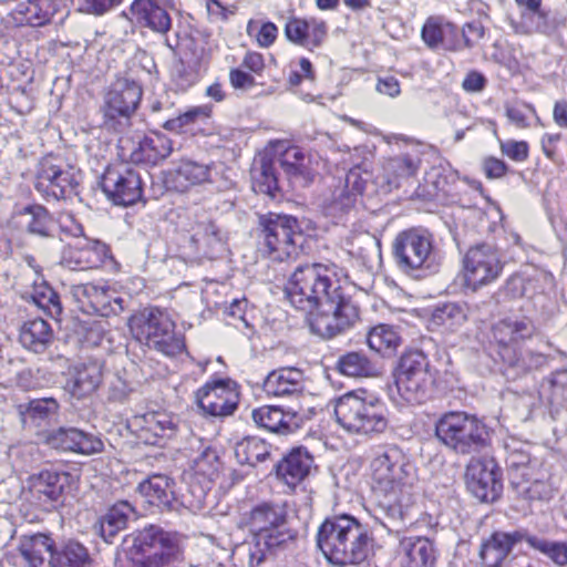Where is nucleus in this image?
I'll return each mask as SVG.
<instances>
[{"mask_svg": "<svg viewBox=\"0 0 567 567\" xmlns=\"http://www.w3.org/2000/svg\"><path fill=\"white\" fill-rule=\"evenodd\" d=\"M340 272L334 264L299 266L285 288L290 305L311 316L312 332L327 339L343 333L359 320V308L344 295Z\"/></svg>", "mask_w": 567, "mask_h": 567, "instance_id": "nucleus-1", "label": "nucleus"}, {"mask_svg": "<svg viewBox=\"0 0 567 567\" xmlns=\"http://www.w3.org/2000/svg\"><path fill=\"white\" fill-rule=\"evenodd\" d=\"M373 492L383 497L381 506L393 523L411 520L415 503L416 472L405 453L396 445H380L370 461Z\"/></svg>", "mask_w": 567, "mask_h": 567, "instance_id": "nucleus-2", "label": "nucleus"}, {"mask_svg": "<svg viewBox=\"0 0 567 567\" xmlns=\"http://www.w3.org/2000/svg\"><path fill=\"white\" fill-rule=\"evenodd\" d=\"M260 174L254 184L256 193L275 199L281 190L275 164L279 163L291 187H307L316 176L312 157L287 140L270 141L259 153Z\"/></svg>", "mask_w": 567, "mask_h": 567, "instance_id": "nucleus-3", "label": "nucleus"}, {"mask_svg": "<svg viewBox=\"0 0 567 567\" xmlns=\"http://www.w3.org/2000/svg\"><path fill=\"white\" fill-rule=\"evenodd\" d=\"M317 544L333 565H359L373 553L374 539L367 526L350 515L328 517L320 525Z\"/></svg>", "mask_w": 567, "mask_h": 567, "instance_id": "nucleus-4", "label": "nucleus"}, {"mask_svg": "<svg viewBox=\"0 0 567 567\" xmlns=\"http://www.w3.org/2000/svg\"><path fill=\"white\" fill-rule=\"evenodd\" d=\"M338 424L348 433L373 436L385 432L389 426L388 409L378 398L365 391H352L338 398L333 403Z\"/></svg>", "mask_w": 567, "mask_h": 567, "instance_id": "nucleus-5", "label": "nucleus"}, {"mask_svg": "<svg viewBox=\"0 0 567 567\" xmlns=\"http://www.w3.org/2000/svg\"><path fill=\"white\" fill-rule=\"evenodd\" d=\"M392 255L396 267L415 279L427 277L439 269L434 237L423 227L400 231L392 243Z\"/></svg>", "mask_w": 567, "mask_h": 567, "instance_id": "nucleus-6", "label": "nucleus"}, {"mask_svg": "<svg viewBox=\"0 0 567 567\" xmlns=\"http://www.w3.org/2000/svg\"><path fill=\"white\" fill-rule=\"evenodd\" d=\"M126 556L134 567H164L182 555V537L177 533L150 525L131 536Z\"/></svg>", "mask_w": 567, "mask_h": 567, "instance_id": "nucleus-7", "label": "nucleus"}, {"mask_svg": "<svg viewBox=\"0 0 567 567\" xmlns=\"http://www.w3.org/2000/svg\"><path fill=\"white\" fill-rule=\"evenodd\" d=\"M128 327L133 338L150 349L167 357L183 352V338L175 332V323L158 308H145L130 318Z\"/></svg>", "mask_w": 567, "mask_h": 567, "instance_id": "nucleus-8", "label": "nucleus"}, {"mask_svg": "<svg viewBox=\"0 0 567 567\" xmlns=\"http://www.w3.org/2000/svg\"><path fill=\"white\" fill-rule=\"evenodd\" d=\"M437 439L457 454H471L488 444L489 434L485 424L475 415L465 412H447L435 425Z\"/></svg>", "mask_w": 567, "mask_h": 567, "instance_id": "nucleus-9", "label": "nucleus"}, {"mask_svg": "<svg viewBox=\"0 0 567 567\" xmlns=\"http://www.w3.org/2000/svg\"><path fill=\"white\" fill-rule=\"evenodd\" d=\"M259 226L270 258L284 261L299 256L306 238L295 217L271 213L260 215Z\"/></svg>", "mask_w": 567, "mask_h": 567, "instance_id": "nucleus-10", "label": "nucleus"}, {"mask_svg": "<svg viewBox=\"0 0 567 567\" xmlns=\"http://www.w3.org/2000/svg\"><path fill=\"white\" fill-rule=\"evenodd\" d=\"M142 95V85L133 79H116L104 95L101 106L103 127L116 133L126 131L132 125V117L141 103Z\"/></svg>", "mask_w": 567, "mask_h": 567, "instance_id": "nucleus-11", "label": "nucleus"}, {"mask_svg": "<svg viewBox=\"0 0 567 567\" xmlns=\"http://www.w3.org/2000/svg\"><path fill=\"white\" fill-rule=\"evenodd\" d=\"M429 367L427 358L421 351H410L401 357L395 385L403 401L420 404L429 398L434 382Z\"/></svg>", "mask_w": 567, "mask_h": 567, "instance_id": "nucleus-12", "label": "nucleus"}, {"mask_svg": "<svg viewBox=\"0 0 567 567\" xmlns=\"http://www.w3.org/2000/svg\"><path fill=\"white\" fill-rule=\"evenodd\" d=\"M282 523V511L272 504L262 503L250 512V533L257 549L250 553V564L254 560L256 565L261 564L270 549L280 544V535L276 528Z\"/></svg>", "mask_w": 567, "mask_h": 567, "instance_id": "nucleus-13", "label": "nucleus"}, {"mask_svg": "<svg viewBox=\"0 0 567 567\" xmlns=\"http://www.w3.org/2000/svg\"><path fill=\"white\" fill-rule=\"evenodd\" d=\"M69 292L79 310L86 315L109 317L125 308V300L105 282L72 285Z\"/></svg>", "mask_w": 567, "mask_h": 567, "instance_id": "nucleus-14", "label": "nucleus"}, {"mask_svg": "<svg viewBox=\"0 0 567 567\" xmlns=\"http://www.w3.org/2000/svg\"><path fill=\"white\" fill-rule=\"evenodd\" d=\"M78 185L73 168L54 156L39 163L34 187L47 200H60L74 193Z\"/></svg>", "mask_w": 567, "mask_h": 567, "instance_id": "nucleus-15", "label": "nucleus"}, {"mask_svg": "<svg viewBox=\"0 0 567 567\" xmlns=\"http://www.w3.org/2000/svg\"><path fill=\"white\" fill-rule=\"evenodd\" d=\"M464 279L468 287H478L496 280L503 270L498 250L488 244L471 247L463 259Z\"/></svg>", "mask_w": 567, "mask_h": 567, "instance_id": "nucleus-16", "label": "nucleus"}, {"mask_svg": "<svg viewBox=\"0 0 567 567\" xmlns=\"http://www.w3.org/2000/svg\"><path fill=\"white\" fill-rule=\"evenodd\" d=\"M142 184L140 171L126 164L109 166L101 178L107 198L122 206L133 205L142 197Z\"/></svg>", "mask_w": 567, "mask_h": 567, "instance_id": "nucleus-17", "label": "nucleus"}, {"mask_svg": "<svg viewBox=\"0 0 567 567\" xmlns=\"http://www.w3.org/2000/svg\"><path fill=\"white\" fill-rule=\"evenodd\" d=\"M468 491L481 502L493 503L502 494L501 470L493 458L474 457L466 466Z\"/></svg>", "mask_w": 567, "mask_h": 567, "instance_id": "nucleus-18", "label": "nucleus"}, {"mask_svg": "<svg viewBox=\"0 0 567 567\" xmlns=\"http://www.w3.org/2000/svg\"><path fill=\"white\" fill-rule=\"evenodd\" d=\"M371 188V192L377 190L375 179L372 181V172L369 167H361L359 164L355 167H350L344 179V186L333 194V198L329 206L331 214L342 215L348 213L355 204L359 195Z\"/></svg>", "mask_w": 567, "mask_h": 567, "instance_id": "nucleus-19", "label": "nucleus"}, {"mask_svg": "<svg viewBox=\"0 0 567 567\" xmlns=\"http://www.w3.org/2000/svg\"><path fill=\"white\" fill-rule=\"evenodd\" d=\"M110 257V248L106 244L82 238L63 249L61 262L71 270L97 269Z\"/></svg>", "mask_w": 567, "mask_h": 567, "instance_id": "nucleus-20", "label": "nucleus"}, {"mask_svg": "<svg viewBox=\"0 0 567 567\" xmlns=\"http://www.w3.org/2000/svg\"><path fill=\"white\" fill-rule=\"evenodd\" d=\"M122 157L136 164L155 165L169 156L172 141L163 134H152L138 141L120 140Z\"/></svg>", "mask_w": 567, "mask_h": 567, "instance_id": "nucleus-21", "label": "nucleus"}, {"mask_svg": "<svg viewBox=\"0 0 567 567\" xmlns=\"http://www.w3.org/2000/svg\"><path fill=\"white\" fill-rule=\"evenodd\" d=\"M137 436L145 444L161 445L178 431V417L166 411H151L133 420Z\"/></svg>", "mask_w": 567, "mask_h": 567, "instance_id": "nucleus-22", "label": "nucleus"}, {"mask_svg": "<svg viewBox=\"0 0 567 567\" xmlns=\"http://www.w3.org/2000/svg\"><path fill=\"white\" fill-rule=\"evenodd\" d=\"M534 321L526 316H514L498 320L492 327L494 341L498 346V354L505 350L516 351L519 344L536 334Z\"/></svg>", "mask_w": 567, "mask_h": 567, "instance_id": "nucleus-23", "label": "nucleus"}, {"mask_svg": "<svg viewBox=\"0 0 567 567\" xmlns=\"http://www.w3.org/2000/svg\"><path fill=\"white\" fill-rule=\"evenodd\" d=\"M420 165V157L408 153L386 158L382 173L375 177L377 190L388 194L399 188L402 182L417 174Z\"/></svg>", "mask_w": 567, "mask_h": 567, "instance_id": "nucleus-24", "label": "nucleus"}, {"mask_svg": "<svg viewBox=\"0 0 567 567\" xmlns=\"http://www.w3.org/2000/svg\"><path fill=\"white\" fill-rule=\"evenodd\" d=\"M47 444L62 452L91 455L103 451L102 440L76 427H60L47 435Z\"/></svg>", "mask_w": 567, "mask_h": 567, "instance_id": "nucleus-25", "label": "nucleus"}, {"mask_svg": "<svg viewBox=\"0 0 567 567\" xmlns=\"http://www.w3.org/2000/svg\"><path fill=\"white\" fill-rule=\"evenodd\" d=\"M237 393L224 381L207 383L197 392L199 408L213 416L231 414L237 406Z\"/></svg>", "mask_w": 567, "mask_h": 567, "instance_id": "nucleus-26", "label": "nucleus"}, {"mask_svg": "<svg viewBox=\"0 0 567 567\" xmlns=\"http://www.w3.org/2000/svg\"><path fill=\"white\" fill-rule=\"evenodd\" d=\"M529 534L526 530L494 532L481 548V558L486 567H499L507 558L513 547L522 542L528 544Z\"/></svg>", "mask_w": 567, "mask_h": 567, "instance_id": "nucleus-27", "label": "nucleus"}, {"mask_svg": "<svg viewBox=\"0 0 567 567\" xmlns=\"http://www.w3.org/2000/svg\"><path fill=\"white\" fill-rule=\"evenodd\" d=\"M103 379V367L99 361L91 360L70 370L65 389L75 399L81 400L93 394Z\"/></svg>", "mask_w": 567, "mask_h": 567, "instance_id": "nucleus-28", "label": "nucleus"}, {"mask_svg": "<svg viewBox=\"0 0 567 567\" xmlns=\"http://www.w3.org/2000/svg\"><path fill=\"white\" fill-rule=\"evenodd\" d=\"M264 391L268 395L298 398L305 392V374L297 368L274 370L264 380Z\"/></svg>", "mask_w": 567, "mask_h": 567, "instance_id": "nucleus-29", "label": "nucleus"}, {"mask_svg": "<svg viewBox=\"0 0 567 567\" xmlns=\"http://www.w3.org/2000/svg\"><path fill=\"white\" fill-rule=\"evenodd\" d=\"M313 457L305 447L292 449L275 465L277 476L289 486H296L310 473Z\"/></svg>", "mask_w": 567, "mask_h": 567, "instance_id": "nucleus-30", "label": "nucleus"}, {"mask_svg": "<svg viewBox=\"0 0 567 567\" xmlns=\"http://www.w3.org/2000/svg\"><path fill=\"white\" fill-rule=\"evenodd\" d=\"M71 480L66 472L43 470L30 477V488L40 501L58 502L70 487Z\"/></svg>", "mask_w": 567, "mask_h": 567, "instance_id": "nucleus-31", "label": "nucleus"}, {"mask_svg": "<svg viewBox=\"0 0 567 567\" xmlns=\"http://www.w3.org/2000/svg\"><path fill=\"white\" fill-rule=\"evenodd\" d=\"M173 485L168 476L155 474L141 482L137 491L150 505L159 509H171L176 501Z\"/></svg>", "mask_w": 567, "mask_h": 567, "instance_id": "nucleus-32", "label": "nucleus"}, {"mask_svg": "<svg viewBox=\"0 0 567 567\" xmlns=\"http://www.w3.org/2000/svg\"><path fill=\"white\" fill-rule=\"evenodd\" d=\"M255 423L269 432L288 434L299 427L297 414L276 405H264L252 411Z\"/></svg>", "mask_w": 567, "mask_h": 567, "instance_id": "nucleus-33", "label": "nucleus"}, {"mask_svg": "<svg viewBox=\"0 0 567 567\" xmlns=\"http://www.w3.org/2000/svg\"><path fill=\"white\" fill-rule=\"evenodd\" d=\"M130 9L136 22L153 32L166 33L171 29V17L157 0H134Z\"/></svg>", "mask_w": 567, "mask_h": 567, "instance_id": "nucleus-34", "label": "nucleus"}, {"mask_svg": "<svg viewBox=\"0 0 567 567\" xmlns=\"http://www.w3.org/2000/svg\"><path fill=\"white\" fill-rule=\"evenodd\" d=\"M403 567H433L436 560L433 543L425 537H408L400 543Z\"/></svg>", "mask_w": 567, "mask_h": 567, "instance_id": "nucleus-35", "label": "nucleus"}, {"mask_svg": "<svg viewBox=\"0 0 567 567\" xmlns=\"http://www.w3.org/2000/svg\"><path fill=\"white\" fill-rule=\"evenodd\" d=\"M134 516V506L127 501H120L100 517L95 529L106 543L111 544L114 537L126 528L128 520Z\"/></svg>", "mask_w": 567, "mask_h": 567, "instance_id": "nucleus-36", "label": "nucleus"}, {"mask_svg": "<svg viewBox=\"0 0 567 567\" xmlns=\"http://www.w3.org/2000/svg\"><path fill=\"white\" fill-rule=\"evenodd\" d=\"M503 447L511 483L515 474L518 476L528 475L538 466V462L530 457V445L528 443L508 437L504 441Z\"/></svg>", "mask_w": 567, "mask_h": 567, "instance_id": "nucleus-37", "label": "nucleus"}, {"mask_svg": "<svg viewBox=\"0 0 567 567\" xmlns=\"http://www.w3.org/2000/svg\"><path fill=\"white\" fill-rule=\"evenodd\" d=\"M19 550L30 567H52L54 543L47 535L24 537Z\"/></svg>", "mask_w": 567, "mask_h": 567, "instance_id": "nucleus-38", "label": "nucleus"}, {"mask_svg": "<svg viewBox=\"0 0 567 567\" xmlns=\"http://www.w3.org/2000/svg\"><path fill=\"white\" fill-rule=\"evenodd\" d=\"M518 495L529 501H548L553 497L554 489L540 472H529L528 475H514L511 483Z\"/></svg>", "mask_w": 567, "mask_h": 567, "instance_id": "nucleus-39", "label": "nucleus"}, {"mask_svg": "<svg viewBox=\"0 0 567 567\" xmlns=\"http://www.w3.org/2000/svg\"><path fill=\"white\" fill-rule=\"evenodd\" d=\"M19 338L25 349L42 353L52 342L53 331L45 320L35 318L23 323Z\"/></svg>", "mask_w": 567, "mask_h": 567, "instance_id": "nucleus-40", "label": "nucleus"}, {"mask_svg": "<svg viewBox=\"0 0 567 567\" xmlns=\"http://www.w3.org/2000/svg\"><path fill=\"white\" fill-rule=\"evenodd\" d=\"M28 233L40 237H53L56 223L47 208L40 205L28 206L21 213Z\"/></svg>", "mask_w": 567, "mask_h": 567, "instance_id": "nucleus-41", "label": "nucleus"}, {"mask_svg": "<svg viewBox=\"0 0 567 567\" xmlns=\"http://www.w3.org/2000/svg\"><path fill=\"white\" fill-rule=\"evenodd\" d=\"M209 181V167L189 159L182 161L173 174V184L178 192Z\"/></svg>", "mask_w": 567, "mask_h": 567, "instance_id": "nucleus-42", "label": "nucleus"}, {"mask_svg": "<svg viewBox=\"0 0 567 567\" xmlns=\"http://www.w3.org/2000/svg\"><path fill=\"white\" fill-rule=\"evenodd\" d=\"M340 373L352 378H368L378 374L375 364L360 351L342 354L337 362Z\"/></svg>", "mask_w": 567, "mask_h": 567, "instance_id": "nucleus-43", "label": "nucleus"}, {"mask_svg": "<svg viewBox=\"0 0 567 567\" xmlns=\"http://www.w3.org/2000/svg\"><path fill=\"white\" fill-rule=\"evenodd\" d=\"M501 358L507 368L513 370L515 377L539 369L547 363L544 354L533 351L505 350L501 352Z\"/></svg>", "mask_w": 567, "mask_h": 567, "instance_id": "nucleus-44", "label": "nucleus"}, {"mask_svg": "<svg viewBox=\"0 0 567 567\" xmlns=\"http://www.w3.org/2000/svg\"><path fill=\"white\" fill-rule=\"evenodd\" d=\"M367 342L373 351L383 357H391L401 344V337L393 327L379 324L370 330Z\"/></svg>", "mask_w": 567, "mask_h": 567, "instance_id": "nucleus-45", "label": "nucleus"}, {"mask_svg": "<svg viewBox=\"0 0 567 567\" xmlns=\"http://www.w3.org/2000/svg\"><path fill=\"white\" fill-rule=\"evenodd\" d=\"M55 11L56 7L52 0H28L19 12L22 16L20 22L31 27H42L50 22Z\"/></svg>", "mask_w": 567, "mask_h": 567, "instance_id": "nucleus-46", "label": "nucleus"}, {"mask_svg": "<svg viewBox=\"0 0 567 567\" xmlns=\"http://www.w3.org/2000/svg\"><path fill=\"white\" fill-rule=\"evenodd\" d=\"M89 554L84 546L70 542L53 553L52 567H86Z\"/></svg>", "mask_w": 567, "mask_h": 567, "instance_id": "nucleus-47", "label": "nucleus"}, {"mask_svg": "<svg viewBox=\"0 0 567 567\" xmlns=\"http://www.w3.org/2000/svg\"><path fill=\"white\" fill-rule=\"evenodd\" d=\"M542 391L551 405L567 409V370L551 373L543 382Z\"/></svg>", "mask_w": 567, "mask_h": 567, "instance_id": "nucleus-48", "label": "nucleus"}, {"mask_svg": "<svg viewBox=\"0 0 567 567\" xmlns=\"http://www.w3.org/2000/svg\"><path fill=\"white\" fill-rule=\"evenodd\" d=\"M175 43H171L166 38V44L179 56L181 64L188 68L197 66L202 55L203 47L199 45L195 38H174Z\"/></svg>", "mask_w": 567, "mask_h": 567, "instance_id": "nucleus-49", "label": "nucleus"}, {"mask_svg": "<svg viewBox=\"0 0 567 567\" xmlns=\"http://www.w3.org/2000/svg\"><path fill=\"white\" fill-rule=\"evenodd\" d=\"M432 320L437 326L454 330L467 320L466 309L457 303H445L435 309Z\"/></svg>", "mask_w": 567, "mask_h": 567, "instance_id": "nucleus-50", "label": "nucleus"}, {"mask_svg": "<svg viewBox=\"0 0 567 567\" xmlns=\"http://www.w3.org/2000/svg\"><path fill=\"white\" fill-rule=\"evenodd\" d=\"M213 112V106L209 104L199 105L189 109L185 113L169 118L164 123V128L167 131L181 133L186 130L189 125L200 121L207 120L210 117Z\"/></svg>", "mask_w": 567, "mask_h": 567, "instance_id": "nucleus-51", "label": "nucleus"}, {"mask_svg": "<svg viewBox=\"0 0 567 567\" xmlns=\"http://www.w3.org/2000/svg\"><path fill=\"white\" fill-rule=\"evenodd\" d=\"M528 545L546 555L556 565H567V543L550 542L529 535Z\"/></svg>", "mask_w": 567, "mask_h": 567, "instance_id": "nucleus-52", "label": "nucleus"}, {"mask_svg": "<svg viewBox=\"0 0 567 567\" xmlns=\"http://www.w3.org/2000/svg\"><path fill=\"white\" fill-rule=\"evenodd\" d=\"M220 468V461L217 452L209 446L204 447L198 456L194 458V471L198 476H203L212 483Z\"/></svg>", "mask_w": 567, "mask_h": 567, "instance_id": "nucleus-53", "label": "nucleus"}, {"mask_svg": "<svg viewBox=\"0 0 567 567\" xmlns=\"http://www.w3.org/2000/svg\"><path fill=\"white\" fill-rule=\"evenodd\" d=\"M59 408L60 405L58 401L53 398L35 399L29 402L23 414L25 419H30L40 425L42 421H47L55 416Z\"/></svg>", "mask_w": 567, "mask_h": 567, "instance_id": "nucleus-54", "label": "nucleus"}, {"mask_svg": "<svg viewBox=\"0 0 567 567\" xmlns=\"http://www.w3.org/2000/svg\"><path fill=\"white\" fill-rule=\"evenodd\" d=\"M133 391V383L120 372L114 373L107 380L106 399L109 402L124 403L128 400Z\"/></svg>", "mask_w": 567, "mask_h": 567, "instance_id": "nucleus-55", "label": "nucleus"}, {"mask_svg": "<svg viewBox=\"0 0 567 567\" xmlns=\"http://www.w3.org/2000/svg\"><path fill=\"white\" fill-rule=\"evenodd\" d=\"M34 302L43 308L52 317L59 316L62 312V306L60 302L59 295L48 285L42 284L34 287L32 293Z\"/></svg>", "mask_w": 567, "mask_h": 567, "instance_id": "nucleus-56", "label": "nucleus"}, {"mask_svg": "<svg viewBox=\"0 0 567 567\" xmlns=\"http://www.w3.org/2000/svg\"><path fill=\"white\" fill-rule=\"evenodd\" d=\"M454 33V24L442 16H433L424 23L421 35H452Z\"/></svg>", "mask_w": 567, "mask_h": 567, "instance_id": "nucleus-57", "label": "nucleus"}, {"mask_svg": "<svg viewBox=\"0 0 567 567\" xmlns=\"http://www.w3.org/2000/svg\"><path fill=\"white\" fill-rule=\"evenodd\" d=\"M528 114H535L533 105L527 103H514L506 106V115L508 120L518 127H527Z\"/></svg>", "mask_w": 567, "mask_h": 567, "instance_id": "nucleus-58", "label": "nucleus"}, {"mask_svg": "<svg viewBox=\"0 0 567 567\" xmlns=\"http://www.w3.org/2000/svg\"><path fill=\"white\" fill-rule=\"evenodd\" d=\"M291 71L289 75V84L291 86H297L301 83L302 80H313L315 73L312 70L311 62L301 58L297 62H291Z\"/></svg>", "mask_w": 567, "mask_h": 567, "instance_id": "nucleus-59", "label": "nucleus"}, {"mask_svg": "<svg viewBox=\"0 0 567 567\" xmlns=\"http://www.w3.org/2000/svg\"><path fill=\"white\" fill-rule=\"evenodd\" d=\"M429 49L440 50H458L463 47H471L468 38H422Z\"/></svg>", "mask_w": 567, "mask_h": 567, "instance_id": "nucleus-60", "label": "nucleus"}, {"mask_svg": "<svg viewBox=\"0 0 567 567\" xmlns=\"http://www.w3.org/2000/svg\"><path fill=\"white\" fill-rule=\"evenodd\" d=\"M374 157L373 151L365 146L360 145L348 152V157L343 158L344 163H349L351 167L360 165L361 167H370V164Z\"/></svg>", "mask_w": 567, "mask_h": 567, "instance_id": "nucleus-61", "label": "nucleus"}, {"mask_svg": "<svg viewBox=\"0 0 567 567\" xmlns=\"http://www.w3.org/2000/svg\"><path fill=\"white\" fill-rule=\"evenodd\" d=\"M504 155L515 162H524L528 157V144L524 141H506L501 143Z\"/></svg>", "mask_w": 567, "mask_h": 567, "instance_id": "nucleus-62", "label": "nucleus"}, {"mask_svg": "<svg viewBox=\"0 0 567 567\" xmlns=\"http://www.w3.org/2000/svg\"><path fill=\"white\" fill-rule=\"evenodd\" d=\"M193 239L195 241L205 240L210 245L214 241L220 240L219 230L213 221H203L194 228Z\"/></svg>", "mask_w": 567, "mask_h": 567, "instance_id": "nucleus-63", "label": "nucleus"}, {"mask_svg": "<svg viewBox=\"0 0 567 567\" xmlns=\"http://www.w3.org/2000/svg\"><path fill=\"white\" fill-rule=\"evenodd\" d=\"M377 91L390 97H396L401 93L400 82L392 75L380 76L377 83Z\"/></svg>", "mask_w": 567, "mask_h": 567, "instance_id": "nucleus-64", "label": "nucleus"}]
</instances>
